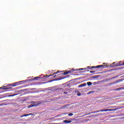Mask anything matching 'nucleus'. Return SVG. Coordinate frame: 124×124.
Listing matches in <instances>:
<instances>
[{"label":"nucleus","mask_w":124,"mask_h":124,"mask_svg":"<svg viewBox=\"0 0 124 124\" xmlns=\"http://www.w3.org/2000/svg\"><path fill=\"white\" fill-rule=\"evenodd\" d=\"M31 103H33V104H35V103H36V101H32L31 102Z\"/></svg>","instance_id":"17"},{"label":"nucleus","mask_w":124,"mask_h":124,"mask_svg":"<svg viewBox=\"0 0 124 124\" xmlns=\"http://www.w3.org/2000/svg\"><path fill=\"white\" fill-rule=\"evenodd\" d=\"M71 122H72V121H70V120H63V122L64 123V124H70V123H71Z\"/></svg>","instance_id":"11"},{"label":"nucleus","mask_w":124,"mask_h":124,"mask_svg":"<svg viewBox=\"0 0 124 124\" xmlns=\"http://www.w3.org/2000/svg\"><path fill=\"white\" fill-rule=\"evenodd\" d=\"M86 69H87V68H80V69H72L69 71L63 72V73H62V74L63 75H66L68 74V73H73L74 72H75L76 71H79L80 70H86Z\"/></svg>","instance_id":"1"},{"label":"nucleus","mask_w":124,"mask_h":124,"mask_svg":"<svg viewBox=\"0 0 124 124\" xmlns=\"http://www.w3.org/2000/svg\"><path fill=\"white\" fill-rule=\"evenodd\" d=\"M108 111H114V109H113L112 108H110V109L99 110L93 111V114H94L95 113H98L99 112H107Z\"/></svg>","instance_id":"4"},{"label":"nucleus","mask_w":124,"mask_h":124,"mask_svg":"<svg viewBox=\"0 0 124 124\" xmlns=\"http://www.w3.org/2000/svg\"><path fill=\"white\" fill-rule=\"evenodd\" d=\"M28 115H29V116H31V115L33 116V114L32 113H29V114H28Z\"/></svg>","instance_id":"21"},{"label":"nucleus","mask_w":124,"mask_h":124,"mask_svg":"<svg viewBox=\"0 0 124 124\" xmlns=\"http://www.w3.org/2000/svg\"><path fill=\"white\" fill-rule=\"evenodd\" d=\"M63 93H64V94H67L68 93L67 91H64Z\"/></svg>","instance_id":"13"},{"label":"nucleus","mask_w":124,"mask_h":124,"mask_svg":"<svg viewBox=\"0 0 124 124\" xmlns=\"http://www.w3.org/2000/svg\"><path fill=\"white\" fill-rule=\"evenodd\" d=\"M41 104V102L37 103L35 105L31 104L30 105L28 106V108H31V107H34V106H38V105H40Z\"/></svg>","instance_id":"7"},{"label":"nucleus","mask_w":124,"mask_h":124,"mask_svg":"<svg viewBox=\"0 0 124 124\" xmlns=\"http://www.w3.org/2000/svg\"><path fill=\"white\" fill-rule=\"evenodd\" d=\"M61 72H63V71H58L57 72L54 73L53 75H46L44 77V79H45L46 78H49V77H51V76H54L55 74H58V73H61Z\"/></svg>","instance_id":"5"},{"label":"nucleus","mask_w":124,"mask_h":124,"mask_svg":"<svg viewBox=\"0 0 124 124\" xmlns=\"http://www.w3.org/2000/svg\"><path fill=\"white\" fill-rule=\"evenodd\" d=\"M37 78H40V77H35V78H34V80H36V79H37Z\"/></svg>","instance_id":"19"},{"label":"nucleus","mask_w":124,"mask_h":124,"mask_svg":"<svg viewBox=\"0 0 124 124\" xmlns=\"http://www.w3.org/2000/svg\"><path fill=\"white\" fill-rule=\"evenodd\" d=\"M90 73H94V72H95V71H90Z\"/></svg>","instance_id":"20"},{"label":"nucleus","mask_w":124,"mask_h":124,"mask_svg":"<svg viewBox=\"0 0 124 124\" xmlns=\"http://www.w3.org/2000/svg\"><path fill=\"white\" fill-rule=\"evenodd\" d=\"M20 85H22V81L16 82L11 84L12 87H16V86H20Z\"/></svg>","instance_id":"6"},{"label":"nucleus","mask_w":124,"mask_h":124,"mask_svg":"<svg viewBox=\"0 0 124 124\" xmlns=\"http://www.w3.org/2000/svg\"><path fill=\"white\" fill-rule=\"evenodd\" d=\"M57 76V75H55L54 76H53V78H55V77Z\"/></svg>","instance_id":"24"},{"label":"nucleus","mask_w":124,"mask_h":124,"mask_svg":"<svg viewBox=\"0 0 124 124\" xmlns=\"http://www.w3.org/2000/svg\"><path fill=\"white\" fill-rule=\"evenodd\" d=\"M28 116H29V114H24L22 117H28Z\"/></svg>","instance_id":"14"},{"label":"nucleus","mask_w":124,"mask_h":124,"mask_svg":"<svg viewBox=\"0 0 124 124\" xmlns=\"http://www.w3.org/2000/svg\"><path fill=\"white\" fill-rule=\"evenodd\" d=\"M100 67H102V68H107V65H97L96 66H87V69H93V68H99Z\"/></svg>","instance_id":"2"},{"label":"nucleus","mask_w":124,"mask_h":124,"mask_svg":"<svg viewBox=\"0 0 124 124\" xmlns=\"http://www.w3.org/2000/svg\"><path fill=\"white\" fill-rule=\"evenodd\" d=\"M65 78L63 77H61L60 78H56L54 80H51L49 81V83H50V82H53V81H59V80H62V79H64Z\"/></svg>","instance_id":"9"},{"label":"nucleus","mask_w":124,"mask_h":124,"mask_svg":"<svg viewBox=\"0 0 124 124\" xmlns=\"http://www.w3.org/2000/svg\"><path fill=\"white\" fill-rule=\"evenodd\" d=\"M92 78H96V76H93V77H92Z\"/></svg>","instance_id":"23"},{"label":"nucleus","mask_w":124,"mask_h":124,"mask_svg":"<svg viewBox=\"0 0 124 124\" xmlns=\"http://www.w3.org/2000/svg\"><path fill=\"white\" fill-rule=\"evenodd\" d=\"M88 86H92V85H93V83L91 82H88L87 83Z\"/></svg>","instance_id":"12"},{"label":"nucleus","mask_w":124,"mask_h":124,"mask_svg":"<svg viewBox=\"0 0 124 124\" xmlns=\"http://www.w3.org/2000/svg\"><path fill=\"white\" fill-rule=\"evenodd\" d=\"M86 71H89V70H86Z\"/></svg>","instance_id":"25"},{"label":"nucleus","mask_w":124,"mask_h":124,"mask_svg":"<svg viewBox=\"0 0 124 124\" xmlns=\"http://www.w3.org/2000/svg\"><path fill=\"white\" fill-rule=\"evenodd\" d=\"M12 88H6V86H3L2 87H0V90H8V91H11Z\"/></svg>","instance_id":"8"},{"label":"nucleus","mask_w":124,"mask_h":124,"mask_svg":"<svg viewBox=\"0 0 124 124\" xmlns=\"http://www.w3.org/2000/svg\"><path fill=\"white\" fill-rule=\"evenodd\" d=\"M17 94H14L11 95V96H15V95H17Z\"/></svg>","instance_id":"22"},{"label":"nucleus","mask_w":124,"mask_h":124,"mask_svg":"<svg viewBox=\"0 0 124 124\" xmlns=\"http://www.w3.org/2000/svg\"><path fill=\"white\" fill-rule=\"evenodd\" d=\"M86 86H87V83H83V84H81L79 85H78V88H82V87H86Z\"/></svg>","instance_id":"10"},{"label":"nucleus","mask_w":124,"mask_h":124,"mask_svg":"<svg viewBox=\"0 0 124 124\" xmlns=\"http://www.w3.org/2000/svg\"><path fill=\"white\" fill-rule=\"evenodd\" d=\"M68 116H69L70 117H71V116H73V113H69L68 114Z\"/></svg>","instance_id":"16"},{"label":"nucleus","mask_w":124,"mask_h":124,"mask_svg":"<svg viewBox=\"0 0 124 124\" xmlns=\"http://www.w3.org/2000/svg\"><path fill=\"white\" fill-rule=\"evenodd\" d=\"M77 95H78V96H80L81 95V93H78L77 94Z\"/></svg>","instance_id":"18"},{"label":"nucleus","mask_w":124,"mask_h":124,"mask_svg":"<svg viewBox=\"0 0 124 124\" xmlns=\"http://www.w3.org/2000/svg\"><path fill=\"white\" fill-rule=\"evenodd\" d=\"M115 63H116L113 62L112 63V64L110 65V66L111 67H116V66H121L122 65H124V62H122V61H120L118 63H117L116 64H115Z\"/></svg>","instance_id":"3"},{"label":"nucleus","mask_w":124,"mask_h":124,"mask_svg":"<svg viewBox=\"0 0 124 124\" xmlns=\"http://www.w3.org/2000/svg\"><path fill=\"white\" fill-rule=\"evenodd\" d=\"M93 93V92H92V91H90V92H89L88 93H87V94H91V93Z\"/></svg>","instance_id":"15"}]
</instances>
